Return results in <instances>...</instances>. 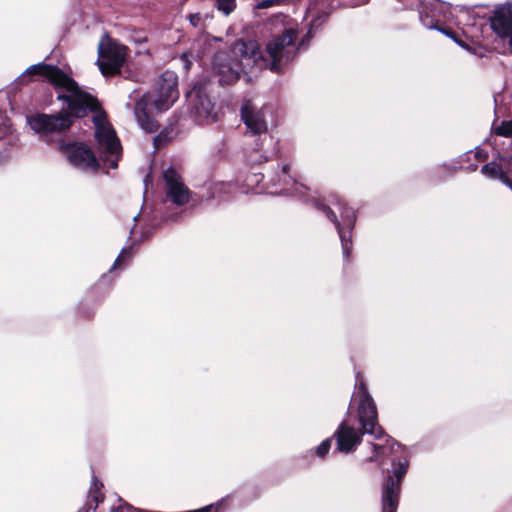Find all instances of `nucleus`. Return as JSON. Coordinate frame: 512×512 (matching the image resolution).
I'll list each match as a JSON object with an SVG mask.
<instances>
[{"label":"nucleus","mask_w":512,"mask_h":512,"mask_svg":"<svg viewBox=\"0 0 512 512\" xmlns=\"http://www.w3.org/2000/svg\"><path fill=\"white\" fill-rule=\"evenodd\" d=\"M178 79L172 72H164L156 83V97L151 92L144 93L135 103L134 115L140 128L147 133L159 129L156 119L148 113V105L153 104L159 112L167 111L178 99Z\"/></svg>","instance_id":"5"},{"label":"nucleus","mask_w":512,"mask_h":512,"mask_svg":"<svg viewBox=\"0 0 512 512\" xmlns=\"http://www.w3.org/2000/svg\"><path fill=\"white\" fill-rule=\"evenodd\" d=\"M137 43H144L146 42V37H142L136 40Z\"/></svg>","instance_id":"38"},{"label":"nucleus","mask_w":512,"mask_h":512,"mask_svg":"<svg viewBox=\"0 0 512 512\" xmlns=\"http://www.w3.org/2000/svg\"><path fill=\"white\" fill-rule=\"evenodd\" d=\"M10 128V119L4 110L0 109V138L6 134Z\"/></svg>","instance_id":"26"},{"label":"nucleus","mask_w":512,"mask_h":512,"mask_svg":"<svg viewBox=\"0 0 512 512\" xmlns=\"http://www.w3.org/2000/svg\"><path fill=\"white\" fill-rule=\"evenodd\" d=\"M360 373H357L356 379L358 382V420L360 424V431L354 427L349 426L346 420H343L333 435L332 439L336 441L335 451L342 454L353 453L362 442V437L365 434L373 436L375 440H380L386 436L382 426L378 423V411L375 401L368 391L366 383L359 380Z\"/></svg>","instance_id":"3"},{"label":"nucleus","mask_w":512,"mask_h":512,"mask_svg":"<svg viewBox=\"0 0 512 512\" xmlns=\"http://www.w3.org/2000/svg\"><path fill=\"white\" fill-rule=\"evenodd\" d=\"M214 6L218 11L228 16L236 8V0H215Z\"/></svg>","instance_id":"22"},{"label":"nucleus","mask_w":512,"mask_h":512,"mask_svg":"<svg viewBox=\"0 0 512 512\" xmlns=\"http://www.w3.org/2000/svg\"><path fill=\"white\" fill-rule=\"evenodd\" d=\"M188 19L192 26L198 27V25L200 24V21H201V16L199 13L190 14L188 16Z\"/></svg>","instance_id":"29"},{"label":"nucleus","mask_w":512,"mask_h":512,"mask_svg":"<svg viewBox=\"0 0 512 512\" xmlns=\"http://www.w3.org/2000/svg\"><path fill=\"white\" fill-rule=\"evenodd\" d=\"M440 33L444 34L448 38H450L453 42H455L458 46L464 48L465 50L469 52H474V48H472L470 45H468L464 40H462L452 29L442 27L441 30H439Z\"/></svg>","instance_id":"21"},{"label":"nucleus","mask_w":512,"mask_h":512,"mask_svg":"<svg viewBox=\"0 0 512 512\" xmlns=\"http://www.w3.org/2000/svg\"><path fill=\"white\" fill-rule=\"evenodd\" d=\"M212 68L221 86L233 85L239 80L241 72H243L239 61L223 51L214 54Z\"/></svg>","instance_id":"14"},{"label":"nucleus","mask_w":512,"mask_h":512,"mask_svg":"<svg viewBox=\"0 0 512 512\" xmlns=\"http://www.w3.org/2000/svg\"><path fill=\"white\" fill-rule=\"evenodd\" d=\"M317 31L308 26V30L296 46L297 32L294 29H285L282 34L273 36L266 44V54L270 56L269 70L282 73L292 63L297 52L310 44Z\"/></svg>","instance_id":"6"},{"label":"nucleus","mask_w":512,"mask_h":512,"mask_svg":"<svg viewBox=\"0 0 512 512\" xmlns=\"http://www.w3.org/2000/svg\"><path fill=\"white\" fill-rule=\"evenodd\" d=\"M85 512H88V510H87V511H85Z\"/></svg>","instance_id":"40"},{"label":"nucleus","mask_w":512,"mask_h":512,"mask_svg":"<svg viewBox=\"0 0 512 512\" xmlns=\"http://www.w3.org/2000/svg\"><path fill=\"white\" fill-rule=\"evenodd\" d=\"M183 59L185 60V67L188 69V68H189V65H190V62L188 61L187 56H186V55H184V56H183Z\"/></svg>","instance_id":"36"},{"label":"nucleus","mask_w":512,"mask_h":512,"mask_svg":"<svg viewBox=\"0 0 512 512\" xmlns=\"http://www.w3.org/2000/svg\"><path fill=\"white\" fill-rule=\"evenodd\" d=\"M386 444L380 445L372 443L373 454L368 458V462H376L381 456L389 450L392 454H400L399 458L391 459L392 469L384 478L381 488V508L382 512H397L400 500L401 484L409 468V455L407 449L393 437L386 434Z\"/></svg>","instance_id":"4"},{"label":"nucleus","mask_w":512,"mask_h":512,"mask_svg":"<svg viewBox=\"0 0 512 512\" xmlns=\"http://www.w3.org/2000/svg\"><path fill=\"white\" fill-rule=\"evenodd\" d=\"M440 166L452 173L457 172L459 169H462V166L455 165V164H449V163H445V162L442 163Z\"/></svg>","instance_id":"32"},{"label":"nucleus","mask_w":512,"mask_h":512,"mask_svg":"<svg viewBox=\"0 0 512 512\" xmlns=\"http://www.w3.org/2000/svg\"><path fill=\"white\" fill-rule=\"evenodd\" d=\"M234 52L240 57L239 64L244 74L252 72L254 67L258 69H269L268 62L270 56L263 55L258 43L255 40L238 41L234 47Z\"/></svg>","instance_id":"11"},{"label":"nucleus","mask_w":512,"mask_h":512,"mask_svg":"<svg viewBox=\"0 0 512 512\" xmlns=\"http://www.w3.org/2000/svg\"><path fill=\"white\" fill-rule=\"evenodd\" d=\"M265 178L268 179L266 188H275L274 191L270 192L271 194L293 196L303 203L311 204L334 224L340 238L343 258L348 262L353 247L352 233L357 221L356 211L346 204L337 203L336 208L340 214L339 219L334 209L324 203L323 200L311 195L309 193L310 189L306 185L298 182L290 174L289 164L282 166L277 164L276 168L269 169L265 173H254L248 177V181L259 184L263 182Z\"/></svg>","instance_id":"1"},{"label":"nucleus","mask_w":512,"mask_h":512,"mask_svg":"<svg viewBox=\"0 0 512 512\" xmlns=\"http://www.w3.org/2000/svg\"><path fill=\"white\" fill-rule=\"evenodd\" d=\"M179 217H180L179 213H175V214H171V215L163 214L161 219L164 222H177Z\"/></svg>","instance_id":"31"},{"label":"nucleus","mask_w":512,"mask_h":512,"mask_svg":"<svg viewBox=\"0 0 512 512\" xmlns=\"http://www.w3.org/2000/svg\"><path fill=\"white\" fill-rule=\"evenodd\" d=\"M163 179L166 186L165 195L168 199L177 206H183L189 202L191 192L173 167L163 171Z\"/></svg>","instance_id":"17"},{"label":"nucleus","mask_w":512,"mask_h":512,"mask_svg":"<svg viewBox=\"0 0 512 512\" xmlns=\"http://www.w3.org/2000/svg\"><path fill=\"white\" fill-rule=\"evenodd\" d=\"M94 306H88V301L82 300L78 306L79 314L84 318H91L94 315Z\"/></svg>","instance_id":"25"},{"label":"nucleus","mask_w":512,"mask_h":512,"mask_svg":"<svg viewBox=\"0 0 512 512\" xmlns=\"http://www.w3.org/2000/svg\"><path fill=\"white\" fill-rule=\"evenodd\" d=\"M56 99L66 105V110L55 114L37 113L27 117L30 128L40 136L45 143L52 141L54 133H66L73 125L74 120L83 118L89 112L93 113L92 121L95 130L106 128V113L101 107L99 100L90 93L82 90L76 82L67 93L60 91Z\"/></svg>","instance_id":"2"},{"label":"nucleus","mask_w":512,"mask_h":512,"mask_svg":"<svg viewBox=\"0 0 512 512\" xmlns=\"http://www.w3.org/2000/svg\"><path fill=\"white\" fill-rule=\"evenodd\" d=\"M334 10V7L331 6L329 11L321 10L317 12L316 16L312 18L309 25L315 31L319 30L327 21L330 13Z\"/></svg>","instance_id":"20"},{"label":"nucleus","mask_w":512,"mask_h":512,"mask_svg":"<svg viewBox=\"0 0 512 512\" xmlns=\"http://www.w3.org/2000/svg\"><path fill=\"white\" fill-rule=\"evenodd\" d=\"M102 487V482L96 476H93L91 481V489H93L94 492H99Z\"/></svg>","instance_id":"30"},{"label":"nucleus","mask_w":512,"mask_h":512,"mask_svg":"<svg viewBox=\"0 0 512 512\" xmlns=\"http://www.w3.org/2000/svg\"><path fill=\"white\" fill-rule=\"evenodd\" d=\"M211 83L199 80L186 94L189 98V111L192 120L199 126L211 125L219 121L221 108L210 96Z\"/></svg>","instance_id":"7"},{"label":"nucleus","mask_w":512,"mask_h":512,"mask_svg":"<svg viewBox=\"0 0 512 512\" xmlns=\"http://www.w3.org/2000/svg\"><path fill=\"white\" fill-rule=\"evenodd\" d=\"M466 169L469 170V171H476L478 169V165L477 164H470Z\"/></svg>","instance_id":"35"},{"label":"nucleus","mask_w":512,"mask_h":512,"mask_svg":"<svg viewBox=\"0 0 512 512\" xmlns=\"http://www.w3.org/2000/svg\"><path fill=\"white\" fill-rule=\"evenodd\" d=\"M419 2L418 17L420 23L426 29L439 32L442 26H440V21L436 16L442 15L445 17L450 12V3L442 0H419Z\"/></svg>","instance_id":"15"},{"label":"nucleus","mask_w":512,"mask_h":512,"mask_svg":"<svg viewBox=\"0 0 512 512\" xmlns=\"http://www.w3.org/2000/svg\"><path fill=\"white\" fill-rule=\"evenodd\" d=\"M489 23L498 37L508 40L509 50L512 54V3L497 5L493 15L489 17Z\"/></svg>","instance_id":"16"},{"label":"nucleus","mask_w":512,"mask_h":512,"mask_svg":"<svg viewBox=\"0 0 512 512\" xmlns=\"http://www.w3.org/2000/svg\"><path fill=\"white\" fill-rule=\"evenodd\" d=\"M167 141H168L167 133H165L163 130L160 131L153 138V145L155 147V150L159 149Z\"/></svg>","instance_id":"27"},{"label":"nucleus","mask_w":512,"mask_h":512,"mask_svg":"<svg viewBox=\"0 0 512 512\" xmlns=\"http://www.w3.org/2000/svg\"><path fill=\"white\" fill-rule=\"evenodd\" d=\"M139 216H140V213H138L137 215H135V216H134V218H133V220H134V221H137V220H138V218H139Z\"/></svg>","instance_id":"39"},{"label":"nucleus","mask_w":512,"mask_h":512,"mask_svg":"<svg viewBox=\"0 0 512 512\" xmlns=\"http://www.w3.org/2000/svg\"><path fill=\"white\" fill-rule=\"evenodd\" d=\"M133 256V245L125 246L121 249L119 255L115 259L110 272L118 267H121L127 260H130Z\"/></svg>","instance_id":"19"},{"label":"nucleus","mask_w":512,"mask_h":512,"mask_svg":"<svg viewBox=\"0 0 512 512\" xmlns=\"http://www.w3.org/2000/svg\"><path fill=\"white\" fill-rule=\"evenodd\" d=\"M468 153H469V151H467V152L463 153L462 155H460V156L458 157V159L456 160V163H457V164H459V163H461L462 161H468V160H469Z\"/></svg>","instance_id":"34"},{"label":"nucleus","mask_w":512,"mask_h":512,"mask_svg":"<svg viewBox=\"0 0 512 512\" xmlns=\"http://www.w3.org/2000/svg\"><path fill=\"white\" fill-rule=\"evenodd\" d=\"M65 134H58L57 132L52 134V141L47 144L56 143L57 149L66 156L68 162L73 167L81 170H98L99 162L92 149L85 143L66 142L63 139Z\"/></svg>","instance_id":"9"},{"label":"nucleus","mask_w":512,"mask_h":512,"mask_svg":"<svg viewBox=\"0 0 512 512\" xmlns=\"http://www.w3.org/2000/svg\"><path fill=\"white\" fill-rule=\"evenodd\" d=\"M151 233H152V232L143 233V234H142V237H141V238H142V240H144V239L148 238V237L151 235Z\"/></svg>","instance_id":"37"},{"label":"nucleus","mask_w":512,"mask_h":512,"mask_svg":"<svg viewBox=\"0 0 512 512\" xmlns=\"http://www.w3.org/2000/svg\"><path fill=\"white\" fill-rule=\"evenodd\" d=\"M494 133L498 136L512 138V120H503L500 125L495 128Z\"/></svg>","instance_id":"23"},{"label":"nucleus","mask_w":512,"mask_h":512,"mask_svg":"<svg viewBox=\"0 0 512 512\" xmlns=\"http://www.w3.org/2000/svg\"><path fill=\"white\" fill-rule=\"evenodd\" d=\"M95 139L99 146L100 159L108 162L109 168L116 169L121 156V143L115 130L111 127L95 130Z\"/></svg>","instance_id":"13"},{"label":"nucleus","mask_w":512,"mask_h":512,"mask_svg":"<svg viewBox=\"0 0 512 512\" xmlns=\"http://www.w3.org/2000/svg\"><path fill=\"white\" fill-rule=\"evenodd\" d=\"M332 441V437L326 438L315 448V453L319 458L323 459L328 454L331 449Z\"/></svg>","instance_id":"24"},{"label":"nucleus","mask_w":512,"mask_h":512,"mask_svg":"<svg viewBox=\"0 0 512 512\" xmlns=\"http://www.w3.org/2000/svg\"><path fill=\"white\" fill-rule=\"evenodd\" d=\"M40 75L46 78L55 88L57 94L60 91L67 93L71 86L76 85V81L63 72L58 66L39 62L29 66L19 78L27 76Z\"/></svg>","instance_id":"10"},{"label":"nucleus","mask_w":512,"mask_h":512,"mask_svg":"<svg viewBox=\"0 0 512 512\" xmlns=\"http://www.w3.org/2000/svg\"><path fill=\"white\" fill-rule=\"evenodd\" d=\"M474 156H475V158H477L479 160H484L488 157V153L486 151L480 149L479 147H476Z\"/></svg>","instance_id":"33"},{"label":"nucleus","mask_w":512,"mask_h":512,"mask_svg":"<svg viewBox=\"0 0 512 512\" xmlns=\"http://www.w3.org/2000/svg\"><path fill=\"white\" fill-rule=\"evenodd\" d=\"M280 0H262L257 3L256 7L258 9H266L271 6H273L276 2H279Z\"/></svg>","instance_id":"28"},{"label":"nucleus","mask_w":512,"mask_h":512,"mask_svg":"<svg viewBox=\"0 0 512 512\" xmlns=\"http://www.w3.org/2000/svg\"><path fill=\"white\" fill-rule=\"evenodd\" d=\"M240 115L247 126L254 134L259 135L256 140V153L249 156L251 164H261L268 161L269 157L276 152L275 147L271 151L264 149V144L273 145L274 139L271 135L267 134V124L260 112H256L250 107L249 104L242 105Z\"/></svg>","instance_id":"8"},{"label":"nucleus","mask_w":512,"mask_h":512,"mask_svg":"<svg viewBox=\"0 0 512 512\" xmlns=\"http://www.w3.org/2000/svg\"><path fill=\"white\" fill-rule=\"evenodd\" d=\"M480 171L486 178L490 180H499L512 191V179L506 175L497 162L491 161L484 164Z\"/></svg>","instance_id":"18"},{"label":"nucleus","mask_w":512,"mask_h":512,"mask_svg":"<svg viewBox=\"0 0 512 512\" xmlns=\"http://www.w3.org/2000/svg\"><path fill=\"white\" fill-rule=\"evenodd\" d=\"M127 48L124 45H119L108 40L104 43V39L98 46L99 59L97 64L102 74H116L119 73L126 58Z\"/></svg>","instance_id":"12"}]
</instances>
